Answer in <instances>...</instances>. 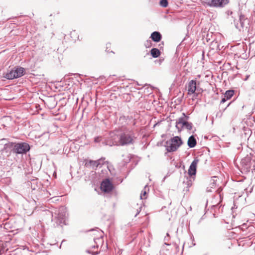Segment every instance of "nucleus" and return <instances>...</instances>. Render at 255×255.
<instances>
[{"instance_id": "nucleus-1", "label": "nucleus", "mask_w": 255, "mask_h": 255, "mask_svg": "<svg viewBox=\"0 0 255 255\" xmlns=\"http://www.w3.org/2000/svg\"><path fill=\"white\" fill-rule=\"evenodd\" d=\"M66 211L63 207L58 209H54L53 211L47 210L43 212L42 215L46 216V219L51 220L54 223V225L62 226L65 224Z\"/></svg>"}, {"instance_id": "nucleus-2", "label": "nucleus", "mask_w": 255, "mask_h": 255, "mask_svg": "<svg viewBox=\"0 0 255 255\" xmlns=\"http://www.w3.org/2000/svg\"><path fill=\"white\" fill-rule=\"evenodd\" d=\"M3 149L6 151L11 150L13 152L16 154H25L29 150L30 146L25 142H8L4 144Z\"/></svg>"}, {"instance_id": "nucleus-3", "label": "nucleus", "mask_w": 255, "mask_h": 255, "mask_svg": "<svg viewBox=\"0 0 255 255\" xmlns=\"http://www.w3.org/2000/svg\"><path fill=\"white\" fill-rule=\"evenodd\" d=\"M135 139V133L132 131H127L120 135L119 143L121 145L133 144Z\"/></svg>"}, {"instance_id": "nucleus-4", "label": "nucleus", "mask_w": 255, "mask_h": 255, "mask_svg": "<svg viewBox=\"0 0 255 255\" xmlns=\"http://www.w3.org/2000/svg\"><path fill=\"white\" fill-rule=\"evenodd\" d=\"M183 143L181 138L176 136L166 142V149L168 152L176 151Z\"/></svg>"}, {"instance_id": "nucleus-5", "label": "nucleus", "mask_w": 255, "mask_h": 255, "mask_svg": "<svg viewBox=\"0 0 255 255\" xmlns=\"http://www.w3.org/2000/svg\"><path fill=\"white\" fill-rule=\"evenodd\" d=\"M183 117L179 118L176 122V127L179 131L182 129L190 130L192 128V124L187 121V118L184 113H183Z\"/></svg>"}, {"instance_id": "nucleus-6", "label": "nucleus", "mask_w": 255, "mask_h": 255, "mask_svg": "<svg viewBox=\"0 0 255 255\" xmlns=\"http://www.w3.org/2000/svg\"><path fill=\"white\" fill-rule=\"evenodd\" d=\"M24 69L22 67H16L7 72L4 77L7 79H13L21 77L23 75Z\"/></svg>"}, {"instance_id": "nucleus-7", "label": "nucleus", "mask_w": 255, "mask_h": 255, "mask_svg": "<svg viewBox=\"0 0 255 255\" xmlns=\"http://www.w3.org/2000/svg\"><path fill=\"white\" fill-rule=\"evenodd\" d=\"M242 166V169L245 172H248L250 171L251 166V157L250 156L247 155L245 158L242 159L241 162Z\"/></svg>"}, {"instance_id": "nucleus-8", "label": "nucleus", "mask_w": 255, "mask_h": 255, "mask_svg": "<svg viewBox=\"0 0 255 255\" xmlns=\"http://www.w3.org/2000/svg\"><path fill=\"white\" fill-rule=\"evenodd\" d=\"M101 189L104 192L109 193L112 191L113 185L109 179H106L101 183Z\"/></svg>"}, {"instance_id": "nucleus-9", "label": "nucleus", "mask_w": 255, "mask_h": 255, "mask_svg": "<svg viewBox=\"0 0 255 255\" xmlns=\"http://www.w3.org/2000/svg\"><path fill=\"white\" fill-rule=\"evenodd\" d=\"M229 2V0H209L206 2L207 5L214 7H222Z\"/></svg>"}, {"instance_id": "nucleus-10", "label": "nucleus", "mask_w": 255, "mask_h": 255, "mask_svg": "<svg viewBox=\"0 0 255 255\" xmlns=\"http://www.w3.org/2000/svg\"><path fill=\"white\" fill-rule=\"evenodd\" d=\"M197 89V82L196 80H191L189 81L187 85V90L188 91V95H190L195 94Z\"/></svg>"}, {"instance_id": "nucleus-11", "label": "nucleus", "mask_w": 255, "mask_h": 255, "mask_svg": "<svg viewBox=\"0 0 255 255\" xmlns=\"http://www.w3.org/2000/svg\"><path fill=\"white\" fill-rule=\"evenodd\" d=\"M198 162V159H195L191 163L188 171V173L189 176H192L193 175H195L196 173L197 165Z\"/></svg>"}, {"instance_id": "nucleus-12", "label": "nucleus", "mask_w": 255, "mask_h": 255, "mask_svg": "<svg viewBox=\"0 0 255 255\" xmlns=\"http://www.w3.org/2000/svg\"><path fill=\"white\" fill-rule=\"evenodd\" d=\"M150 38L154 42H158L160 41L161 39V35L159 32L154 31L151 33Z\"/></svg>"}, {"instance_id": "nucleus-13", "label": "nucleus", "mask_w": 255, "mask_h": 255, "mask_svg": "<svg viewBox=\"0 0 255 255\" xmlns=\"http://www.w3.org/2000/svg\"><path fill=\"white\" fill-rule=\"evenodd\" d=\"M196 140L193 135H191L189 137L187 144L189 147H194L196 145Z\"/></svg>"}, {"instance_id": "nucleus-14", "label": "nucleus", "mask_w": 255, "mask_h": 255, "mask_svg": "<svg viewBox=\"0 0 255 255\" xmlns=\"http://www.w3.org/2000/svg\"><path fill=\"white\" fill-rule=\"evenodd\" d=\"M86 164L87 166L92 167L93 168H95L99 166V161L97 160H90L88 162H87Z\"/></svg>"}, {"instance_id": "nucleus-15", "label": "nucleus", "mask_w": 255, "mask_h": 255, "mask_svg": "<svg viewBox=\"0 0 255 255\" xmlns=\"http://www.w3.org/2000/svg\"><path fill=\"white\" fill-rule=\"evenodd\" d=\"M151 55L154 58H157L160 55V51L157 48H152L150 51Z\"/></svg>"}, {"instance_id": "nucleus-16", "label": "nucleus", "mask_w": 255, "mask_h": 255, "mask_svg": "<svg viewBox=\"0 0 255 255\" xmlns=\"http://www.w3.org/2000/svg\"><path fill=\"white\" fill-rule=\"evenodd\" d=\"M149 191V188L147 186H145L144 187V189L141 191V194H140V199H146V194L147 193V192Z\"/></svg>"}, {"instance_id": "nucleus-17", "label": "nucleus", "mask_w": 255, "mask_h": 255, "mask_svg": "<svg viewBox=\"0 0 255 255\" xmlns=\"http://www.w3.org/2000/svg\"><path fill=\"white\" fill-rule=\"evenodd\" d=\"M234 92L233 90H228L226 92L224 96L226 97V99L229 100L233 96Z\"/></svg>"}, {"instance_id": "nucleus-18", "label": "nucleus", "mask_w": 255, "mask_h": 255, "mask_svg": "<svg viewBox=\"0 0 255 255\" xmlns=\"http://www.w3.org/2000/svg\"><path fill=\"white\" fill-rule=\"evenodd\" d=\"M168 3V1L167 0H161L160 1V5L163 7H167Z\"/></svg>"}, {"instance_id": "nucleus-19", "label": "nucleus", "mask_w": 255, "mask_h": 255, "mask_svg": "<svg viewBox=\"0 0 255 255\" xmlns=\"http://www.w3.org/2000/svg\"><path fill=\"white\" fill-rule=\"evenodd\" d=\"M187 181H184L183 183L184 184L186 183L187 187H190L192 185V180H189L188 178H186Z\"/></svg>"}, {"instance_id": "nucleus-20", "label": "nucleus", "mask_w": 255, "mask_h": 255, "mask_svg": "<svg viewBox=\"0 0 255 255\" xmlns=\"http://www.w3.org/2000/svg\"><path fill=\"white\" fill-rule=\"evenodd\" d=\"M105 144H106V145H109L110 146H112L113 145L117 144V142L116 141H110V142H109V141H107Z\"/></svg>"}, {"instance_id": "nucleus-21", "label": "nucleus", "mask_w": 255, "mask_h": 255, "mask_svg": "<svg viewBox=\"0 0 255 255\" xmlns=\"http://www.w3.org/2000/svg\"><path fill=\"white\" fill-rule=\"evenodd\" d=\"M105 158H101V159H99L98 160H97V161H99V166H101V165H103L104 162H105Z\"/></svg>"}, {"instance_id": "nucleus-22", "label": "nucleus", "mask_w": 255, "mask_h": 255, "mask_svg": "<svg viewBox=\"0 0 255 255\" xmlns=\"http://www.w3.org/2000/svg\"><path fill=\"white\" fill-rule=\"evenodd\" d=\"M100 234V237L99 238H98L97 239H94V241H95V242L96 244H97V240H98V241H102V234H103V233L102 232H100L99 233Z\"/></svg>"}, {"instance_id": "nucleus-23", "label": "nucleus", "mask_w": 255, "mask_h": 255, "mask_svg": "<svg viewBox=\"0 0 255 255\" xmlns=\"http://www.w3.org/2000/svg\"><path fill=\"white\" fill-rule=\"evenodd\" d=\"M100 140H101V137H98H98H96L95 138V139H94V141L96 142H99L100 141Z\"/></svg>"}, {"instance_id": "nucleus-24", "label": "nucleus", "mask_w": 255, "mask_h": 255, "mask_svg": "<svg viewBox=\"0 0 255 255\" xmlns=\"http://www.w3.org/2000/svg\"><path fill=\"white\" fill-rule=\"evenodd\" d=\"M228 100V99H226V97H225V96H224L221 101V103H224Z\"/></svg>"}, {"instance_id": "nucleus-25", "label": "nucleus", "mask_w": 255, "mask_h": 255, "mask_svg": "<svg viewBox=\"0 0 255 255\" xmlns=\"http://www.w3.org/2000/svg\"><path fill=\"white\" fill-rule=\"evenodd\" d=\"M150 42L148 41H147L146 42L145 44V46L147 47H150Z\"/></svg>"}, {"instance_id": "nucleus-26", "label": "nucleus", "mask_w": 255, "mask_h": 255, "mask_svg": "<svg viewBox=\"0 0 255 255\" xmlns=\"http://www.w3.org/2000/svg\"><path fill=\"white\" fill-rule=\"evenodd\" d=\"M141 211V207H139L138 209H137V213H136L135 217H136Z\"/></svg>"}, {"instance_id": "nucleus-27", "label": "nucleus", "mask_w": 255, "mask_h": 255, "mask_svg": "<svg viewBox=\"0 0 255 255\" xmlns=\"http://www.w3.org/2000/svg\"><path fill=\"white\" fill-rule=\"evenodd\" d=\"M107 167L109 169V171L111 172L112 174H114V173L112 171V170L110 168V167L108 165H107Z\"/></svg>"}, {"instance_id": "nucleus-28", "label": "nucleus", "mask_w": 255, "mask_h": 255, "mask_svg": "<svg viewBox=\"0 0 255 255\" xmlns=\"http://www.w3.org/2000/svg\"><path fill=\"white\" fill-rule=\"evenodd\" d=\"M244 18V16H242L241 15L240 16V21H241V24L242 25V19L243 18Z\"/></svg>"}, {"instance_id": "nucleus-29", "label": "nucleus", "mask_w": 255, "mask_h": 255, "mask_svg": "<svg viewBox=\"0 0 255 255\" xmlns=\"http://www.w3.org/2000/svg\"><path fill=\"white\" fill-rule=\"evenodd\" d=\"M110 45V43H107V49L108 48L109 46Z\"/></svg>"}, {"instance_id": "nucleus-30", "label": "nucleus", "mask_w": 255, "mask_h": 255, "mask_svg": "<svg viewBox=\"0 0 255 255\" xmlns=\"http://www.w3.org/2000/svg\"><path fill=\"white\" fill-rule=\"evenodd\" d=\"M97 254H98V253H94L93 254V255H97Z\"/></svg>"}, {"instance_id": "nucleus-31", "label": "nucleus", "mask_w": 255, "mask_h": 255, "mask_svg": "<svg viewBox=\"0 0 255 255\" xmlns=\"http://www.w3.org/2000/svg\"><path fill=\"white\" fill-rule=\"evenodd\" d=\"M167 236L168 237L169 236V234L168 233H167Z\"/></svg>"}, {"instance_id": "nucleus-32", "label": "nucleus", "mask_w": 255, "mask_h": 255, "mask_svg": "<svg viewBox=\"0 0 255 255\" xmlns=\"http://www.w3.org/2000/svg\"><path fill=\"white\" fill-rule=\"evenodd\" d=\"M164 240L166 241V240H167V239H166V237H165Z\"/></svg>"}]
</instances>
